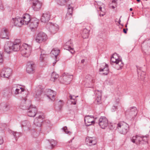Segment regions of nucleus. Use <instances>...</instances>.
Listing matches in <instances>:
<instances>
[{
	"label": "nucleus",
	"mask_w": 150,
	"mask_h": 150,
	"mask_svg": "<svg viewBox=\"0 0 150 150\" xmlns=\"http://www.w3.org/2000/svg\"><path fill=\"white\" fill-rule=\"evenodd\" d=\"M144 137H145V139H144V138H142V141L144 142H147V137L146 136H144Z\"/></svg>",
	"instance_id": "3c124183"
},
{
	"label": "nucleus",
	"mask_w": 150,
	"mask_h": 150,
	"mask_svg": "<svg viewBox=\"0 0 150 150\" xmlns=\"http://www.w3.org/2000/svg\"><path fill=\"white\" fill-rule=\"evenodd\" d=\"M20 89L21 90V92H23V91H25V89L22 87H21Z\"/></svg>",
	"instance_id": "bf43d9fd"
},
{
	"label": "nucleus",
	"mask_w": 150,
	"mask_h": 150,
	"mask_svg": "<svg viewBox=\"0 0 150 150\" xmlns=\"http://www.w3.org/2000/svg\"><path fill=\"white\" fill-rule=\"evenodd\" d=\"M117 109V106H113L112 108V111H114L116 110Z\"/></svg>",
	"instance_id": "603ef678"
},
{
	"label": "nucleus",
	"mask_w": 150,
	"mask_h": 150,
	"mask_svg": "<svg viewBox=\"0 0 150 150\" xmlns=\"http://www.w3.org/2000/svg\"><path fill=\"white\" fill-rule=\"evenodd\" d=\"M99 125L102 128L105 129L108 125L107 119L104 116L101 117L99 119Z\"/></svg>",
	"instance_id": "6e6552de"
},
{
	"label": "nucleus",
	"mask_w": 150,
	"mask_h": 150,
	"mask_svg": "<svg viewBox=\"0 0 150 150\" xmlns=\"http://www.w3.org/2000/svg\"><path fill=\"white\" fill-rule=\"evenodd\" d=\"M4 142V141L3 139H0V144H2Z\"/></svg>",
	"instance_id": "052dcab7"
},
{
	"label": "nucleus",
	"mask_w": 150,
	"mask_h": 150,
	"mask_svg": "<svg viewBox=\"0 0 150 150\" xmlns=\"http://www.w3.org/2000/svg\"><path fill=\"white\" fill-rule=\"evenodd\" d=\"M64 104V102L62 100H60L59 101L55 107V110L57 112H61L62 110V108Z\"/></svg>",
	"instance_id": "bb28decb"
},
{
	"label": "nucleus",
	"mask_w": 150,
	"mask_h": 150,
	"mask_svg": "<svg viewBox=\"0 0 150 150\" xmlns=\"http://www.w3.org/2000/svg\"><path fill=\"white\" fill-rule=\"evenodd\" d=\"M12 47L13 51H17L19 50L20 48V40H15L13 42H12Z\"/></svg>",
	"instance_id": "f8f14e48"
},
{
	"label": "nucleus",
	"mask_w": 150,
	"mask_h": 150,
	"mask_svg": "<svg viewBox=\"0 0 150 150\" xmlns=\"http://www.w3.org/2000/svg\"><path fill=\"white\" fill-rule=\"evenodd\" d=\"M69 0H56L57 4L60 5H65Z\"/></svg>",
	"instance_id": "c9c22d12"
},
{
	"label": "nucleus",
	"mask_w": 150,
	"mask_h": 150,
	"mask_svg": "<svg viewBox=\"0 0 150 150\" xmlns=\"http://www.w3.org/2000/svg\"><path fill=\"white\" fill-rule=\"evenodd\" d=\"M51 15L50 13L48 12H46L44 13L41 16V18L42 22L46 23L50 19Z\"/></svg>",
	"instance_id": "ddd939ff"
},
{
	"label": "nucleus",
	"mask_w": 150,
	"mask_h": 150,
	"mask_svg": "<svg viewBox=\"0 0 150 150\" xmlns=\"http://www.w3.org/2000/svg\"><path fill=\"white\" fill-rule=\"evenodd\" d=\"M108 125L109 128L110 129H113L115 128L116 125H117L115 124L110 123L109 125L108 124Z\"/></svg>",
	"instance_id": "37998d69"
},
{
	"label": "nucleus",
	"mask_w": 150,
	"mask_h": 150,
	"mask_svg": "<svg viewBox=\"0 0 150 150\" xmlns=\"http://www.w3.org/2000/svg\"><path fill=\"white\" fill-rule=\"evenodd\" d=\"M9 32L8 30L6 28H3L1 31L0 37L2 38L9 39Z\"/></svg>",
	"instance_id": "6ab92c4d"
},
{
	"label": "nucleus",
	"mask_w": 150,
	"mask_h": 150,
	"mask_svg": "<svg viewBox=\"0 0 150 150\" xmlns=\"http://www.w3.org/2000/svg\"><path fill=\"white\" fill-rule=\"evenodd\" d=\"M142 51L147 54H150V40L149 39L144 40L142 45Z\"/></svg>",
	"instance_id": "20e7f679"
},
{
	"label": "nucleus",
	"mask_w": 150,
	"mask_h": 150,
	"mask_svg": "<svg viewBox=\"0 0 150 150\" xmlns=\"http://www.w3.org/2000/svg\"><path fill=\"white\" fill-rule=\"evenodd\" d=\"M93 116H86L84 118V122L86 126H88L91 125V122L92 119L93 118Z\"/></svg>",
	"instance_id": "a878e982"
},
{
	"label": "nucleus",
	"mask_w": 150,
	"mask_h": 150,
	"mask_svg": "<svg viewBox=\"0 0 150 150\" xmlns=\"http://www.w3.org/2000/svg\"><path fill=\"white\" fill-rule=\"evenodd\" d=\"M9 133L13 135L16 141H17V139L20 136V133L14 132L12 130H10Z\"/></svg>",
	"instance_id": "473e14b6"
},
{
	"label": "nucleus",
	"mask_w": 150,
	"mask_h": 150,
	"mask_svg": "<svg viewBox=\"0 0 150 150\" xmlns=\"http://www.w3.org/2000/svg\"><path fill=\"white\" fill-rule=\"evenodd\" d=\"M48 141L51 145V149H53L57 145V142L53 139H51L50 140H48Z\"/></svg>",
	"instance_id": "4c0bfd02"
},
{
	"label": "nucleus",
	"mask_w": 150,
	"mask_h": 150,
	"mask_svg": "<svg viewBox=\"0 0 150 150\" xmlns=\"http://www.w3.org/2000/svg\"><path fill=\"white\" fill-rule=\"evenodd\" d=\"M103 64V66H105V67L103 68L101 67L99 71L100 72V74L105 75L111 74V72H109L108 71V65L105 63Z\"/></svg>",
	"instance_id": "4468645a"
},
{
	"label": "nucleus",
	"mask_w": 150,
	"mask_h": 150,
	"mask_svg": "<svg viewBox=\"0 0 150 150\" xmlns=\"http://www.w3.org/2000/svg\"><path fill=\"white\" fill-rule=\"evenodd\" d=\"M46 95L52 100H53L55 99V94L54 93L53 91L50 89H48L47 90Z\"/></svg>",
	"instance_id": "b1692460"
},
{
	"label": "nucleus",
	"mask_w": 150,
	"mask_h": 150,
	"mask_svg": "<svg viewBox=\"0 0 150 150\" xmlns=\"http://www.w3.org/2000/svg\"><path fill=\"white\" fill-rule=\"evenodd\" d=\"M12 73V70L10 68H4L1 70L0 75H11Z\"/></svg>",
	"instance_id": "5701e85b"
},
{
	"label": "nucleus",
	"mask_w": 150,
	"mask_h": 150,
	"mask_svg": "<svg viewBox=\"0 0 150 150\" xmlns=\"http://www.w3.org/2000/svg\"><path fill=\"white\" fill-rule=\"evenodd\" d=\"M73 48L71 47L70 46L68 47V50H72V51H73Z\"/></svg>",
	"instance_id": "680f3d73"
},
{
	"label": "nucleus",
	"mask_w": 150,
	"mask_h": 150,
	"mask_svg": "<svg viewBox=\"0 0 150 150\" xmlns=\"http://www.w3.org/2000/svg\"><path fill=\"white\" fill-rule=\"evenodd\" d=\"M34 65V63L33 61L28 62L27 64L26 71L28 73L32 74L33 73Z\"/></svg>",
	"instance_id": "9d476101"
},
{
	"label": "nucleus",
	"mask_w": 150,
	"mask_h": 150,
	"mask_svg": "<svg viewBox=\"0 0 150 150\" xmlns=\"http://www.w3.org/2000/svg\"><path fill=\"white\" fill-rule=\"evenodd\" d=\"M29 102V101H26V99L25 98L22 101L20 106L21 108L23 110L27 109L29 107L28 103Z\"/></svg>",
	"instance_id": "393cba45"
},
{
	"label": "nucleus",
	"mask_w": 150,
	"mask_h": 150,
	"mask_svg": "<svg viewBox=\"0 0 150 150\" xmlns=\"http://www.w3.org/2000/svg\"><path fill=\"white\" fill-rule=\"evenodd\" d=\"M89 30L86 28L84 29L81 33L82 37L83 38H88Z\"/></svg>",
	"instance_id": "2f4dec72"
},
{
	"label": "nucleus",
	"mask_w": 150,
	"mask_h": 150,
	"mask_svg": "<svg viewBox=\"0 0 150 150\" xmlns=\"http://www.w3.org/2000/svg\"><path fill=\"white\" fill-rule=\"evenodd\" d=\"M37 111V108L35 106L30 105L28 108V115L30 117H34L35 116Z\"/></svg>",
	"instance_id": "0eeeda50"
},
{
	"label": "nucleus",
	"mask_w": 150,
	"mask_h": 150,
	"mask_svg": "<svg viewBox=\"0 0 150 150\" xmlns=\"http://www.w3.org/2000/svg\"><path fill=\"white\" fill-rule=\"evenodd\" d=\"M138 78L139 79L143 81L145 78L144 76H138Z\"/></svg>",
	"instance_id": "09e8293b"
},
{
	"label": "nucleus",
	"mask_w": 150,
	"mask_h": 150,
	"mask_svg": "<svg viewBox=\"0 0 150 150\" xmlns=\"http://www.w3.org/2000/svg\"><path fill=\"white\" fill-rule=\"evenodd\" d=\"M49 26L50 31L53 34L55 33L59 29L58 25L55 23H49L47 24Z\"/></svg>",
	"instance_id": "9b49d317"
},
{
	"label": "nucleus",
	"mask_w": 150,
	"mask_h": 150,
	"mask_svg": "<svg viewBox=\"0 0 150 150\" xmlns=\"http://www.w3.org/2000/svg\"><path fill=\"white\" fill-rule=\"evenodd\" d=\"M43 91V88H39L37 89L35 91V97L36 98L38 99V100H39L40 97Z\"/></svg>",
	"instance_id": "cd10ccee"
},
{
	"label": "nucleus",
	"mask_w": 150,
	"mask_h": 150,
	"mask_svg": "<svg viewBox=\"0 0 150 150\" xmlns=\"http://www.w3.org/2000/svg\"><path fill=\"white\" fill-rule=\"evenodd\" d=\"M95 123V121H94L91 120V124H94Z\"/></svg>",
	"instance_id": "338daca9"
},
{
	"label": "nucleus",
	"mask_w": 150,
	"mask_h": 150,
	"mask_svg": "<svg viewBox=\"0 0 150 150\" xmlns=\"http://www.w3.org/2000/svg\"><path fill=\"white\" fill-rule=\"evenodd\" d=\"M47 39V35L45 33L42 32L39 33L35 38L36 42L39 43H40L42 42H45Z\"/></svg>",
	"instance_id": "423d86ee"
},
{
	"label": "nucleus",
	"mask_w": 150,
	"mask_h": 150,
	"mask_svg": "<svg viewBox=\"0 0 150 150\" xmlns=\"http://www.w3.org/2000/svg\"><path fill=\"white\" fill-rule=\"evenodd\" d=\"M2 108L4 110H8L9 109L8 105L6 103L4 104Z\"/></svg>",
	"instance_id": "79ce46f5"
},
{
	"label": "nucleus",
	"mask_w": 150,
	"mask_h": 150,
	"mask_svg": "<svg viewBox=\"0 0 150 150\" xmlns=\"http://www.w3.org/2000/svg\"><path fill=\"white\" fill-rule=\"evenodd\" d=\"M39 20L36 18H32L29 23V26L31 30H35L39 24Z\"/></svg>",
	"instance_id": "1a4fd4ad"
},
{
	"label": "nucleus",
	"mask_w": 150,
	"mask_h": 150,
	"mask_svg": "<svg viewBox=\"0 0 150 150\" xmlns=\"http://www.w3.org/2000/svg\"><path fill=\"white\" fill-rule=\"evenodd\" d=\"M20 91V90L19 89H16L15 91L14 92V94H17L19 93V91Z\"/></svg>",
	"instance_id": "5fc2aeb1"
},
{
	"label": "nucleus",
	"mask_w": 150,
	"mask_h": 150,
	"mask_svg": "<svg viewBox=\"0 0 150 150\" xmlns=\"http://www.w3.org/2000/svg\"><path fill=\"white\" fill-rule=\"evenodd\" d=\"M12 42H8L6 43L4 47L5 51L8 53H10L12 51Z\"/></svg>",
	"instance_id": "4be33fe9"
},
{
	"label": "nucleus",
	"mask_w": 150,
	"mask_h": 150,
	"mask_svg": "<svg viewBox=\"0 0 150 150\" xmlns=\"http://www.w3.org/2000/svg\"><path fill=\"white\" fill-rule=\"evenodd\" d=\"M116 129L121 134H125L129 130V126L124 122H120L117 124Z\"/></svg>",
	"instance_id": "f257e3e1"
},
{
	"label": "nucleus",
	"mask_w": 150,
	"mask_h": 150,
	"mask_svg": "<svg viewBox=\"0 0 150 150\" xmlns=\"http://www.w3.org/2000/svg\"><path fill=\"white\" fill-rule=\"evenodd\" d=\"M62 129L64 130V132H65L67 134H70L71 133V132H70L69 131H68V129H67V127L66 126H65V127H63L62 128Z\"/></svg>",
	"instance_id": "c03bdc74"
},
{
	"label": "nucleus",
	"mask_w": 150,
	"mask_h": 150,
	"mask_svg": "<svg viewBox=\"0 0 150 150\" xmlns=\"http://www.w3.org/2000/svg\"><path fill=\"white\" fill-rule=\"evenodd\" d=\"M95 93L96 96L95 103L97 104H99L101 103V92L98 90L95 91Z\"/></svg>",
	"instance_id": "f3484780"
},
{
	"label": "nucleus",
	"mask_w": 150,
	"mask_h": 150,
	"mask_svg": "<svg viewBox=\"0 0 150 150\" xmlns=\"http://www.w3.org/2000/svg\"><path fill=\"white\" fill-rule=\"evenodd\" d=\"M59 76H51L50 80L54 82L59 77Z\"/></svg>",
	"instance_id": "a19ab883"
},
{
	"label": "nucleus",
	"mask_w": 150,
	"mask_h": 150,
	"mask_svg": "<svg viewBox=\"0 0 150 150\" xmlns=\"http://www.w3.org/2000/svg\"><path fill=\"white\" fill-rule=\"evenodd\" d=\"M37 117H36V119H37ZM44 118V116H42L41 115H40L38 118V120L39 119H41L42 120L43 118Z\"/></svg>",
	"instance_id": "4d7b16f0"
},
{
	"label": "nucleus",
	"mask_w": 150,
	"mask_h": 150,
	"mask_svg": "<svg viewBox=\"0 0 150 150\" xmlns=\"http://www.w3.org/2000/svg\"><path fill=\"white\" fill-rule=\"evenodd\" d=\"M72 101H71V103L74 105H75L76 104V101L75 100V98H74L73 99Z\"/></svg>",
	"instance_id": "6e6d98bb"
},
{
	"label": "nucleus",
	"mask_w": 150,
	"mask_h": 150,
	"mask_svg": "<svg viewBox=\"0 0 150 150\" xmlns=\"http://www.w3.org/2000/svg\"><path fill=\"white\" fill-rule=\"evenodd\" d=\"M4 94L3 95L4 97L6 96H8V95H10L12 93V90L11 91L9 89H6L4 91Z\"/></svg>",
	"instance_id": "58836bf2"
},
{
	"label": "nucleus",
	"mask_w": 150,
	"mask_h": 150,
	"mask_svg": "<svg viewBox=\"0 0 150 150\" xmlns=\"http://www.w3.org/2000/svg\"><path fill=\"white\" fill-rule=\"evenodd\" d=\"M137 137L136 136H133L131 139V141L134 143H135L136 142V139Z\"/></svg>",
	"instance_id": "8fccbe9b"
},
{
	"label": "nucleus",
	"mask_w": 150,
	"mask_h": 150,
	"mask_svg": "<svg viewBox=\"0 0 150 150\" xmlns=\"http://www.w3.org/2000/svg\"><path fill=\"white\" fill-rule=\"evenodd\" d=\"M73 8L69 5L68 8V11L66 15V18L68 19L71 17Z\"/></svg>",
	"instance_id": "c85d7f7f"
},
{
	"label": "nucleus",
	"mask_w": 150,
	"mask_h": 150,
	"mask_svg": "<svg viewBox=\"0 0 150 150\" xmlns=\"http://www.w3.org/2000/svg\"><path fill=\"white\" fill-rule=\"evenodd\" d=\"M41 53L39 60L41 62H44V59L47 57L46 56L47 55L44 53L45 52L44 51L42 50V51H41Z\"/></svg>",
	"instance_id": "72a5a7b5"
},
{
	"label": "nucleus",
	"mask_w": 150,
	"mask_h": 150,
	"mask_svg": "<svg viewBox=\"0 0 150 150\" xmlns=\"http://www.w3.org/2000/svg\"><path fill=\"white\" fill-rule=\"evenodd\" d=\"M11 23L14 25L18 26H21L23 24L22 22V18H13L11 20Z\"/></svg>",
	"instance_id": "2eb2a0df"
},
{
	"label": "nucleus",
	"mask_w": 150,
	"mask_h": 150,
	"mask_svg": "<svg viewBox=\"0 0 150 150\" xmlns=\"http://www.w3.org/2000/svg\"><path fill=\"white\" fill-rule=\"evenodd\" d=\"M128 30V29L127 28H126V29H123V32L125 33V34H126L127 33V31Z\"/></svg>",
	"instance_id": "13d9d810"
},
{
	"label": "nucleus",
	"mask_w": 150,
	"mask_h": 150,
	"mask_svg": "<svg viewBox=\"0 0 150 150\" xmlns=\"http://www.w3.org/2000/svg\"><path fill=\"white\" fill-rule=\"evenodd\" d=\"M141 68L137 69V73L139 75L142 74L143 75H145V73L144 71H141Z\"/></svg>",
	"instance_id": "a18cd8bd"
},
{
	"label": "nucleus",
	"mask_w": 150,
	"mask_h": 150,
	"mask_svg": "<svg viewBox=\"0 0 150 150\" xmlns=\"http://www.w3.org/2000/svg\"><path fill=\"white\" fill-rule=\"evenodd\" d=\"M22 128L24 131H28L30 129L31 125L30 122L28 121L25 120L21 122Z\"/></svg>",
	"instance_id": "aec40b11"
},
{
	"label": "nucleus",
	"mask_w": 150,
	"mask_h": 150,
	"mask_svg": "<svg viewBox=\"0 0 150 150\" xmlns=\"http://www.w3.org/2000/svg\"><path fill=\"white\" fill-rule=\"evenodd\" d=\"M136 137H137L136 139V144H142V143H141L142 142V138H144V136H139L138 135H136ZM144 143H143L144 144Z\"/></svg>",
	"instance_id": "f704fd0d"
},
{
	"label": "nucleus",
	"mask_w": 150,
	"mask_h": 150,
	"mask_svg": "<svg viewBox=\"0 0 150 150\" xmlns=\"http://www.w3.org/2000/svg\"><path fill=\"white\" fill-rule=\"evenodd\" d=\"M85 62V60L84 59H83L81 60V63H83Z\"/></svg>",
	"instance_id": "69168bd1"
},
{
	"label": "nucleus",
	"mask_w": 150,
	"mask_h": 150,
	"mask_svg": "<svg viewBox=\"0 0 150 150\" xmlns=\"http://www.w3.org/2000/svg\"><path fill=\"white\" fill-rule=\"evenodd\" d=\"M4 61L3 55L2 53L0 52V63H2Z\"/></svg>",
	"instance_id": "49530a36"
},
{
	"label": "nucleus",
	"mask_w": 150,
	"mask_h": 150,
	"mask_svg": "<svg viewBox=\"0 0 150 150\" xmlns=\"http://www.w3.org/2000/svg\"><path fill=\"white\" fill-rule=\"evenodd\" d=\"M21 54L25 57H28L32 51V47L27 44H24L21 47Z\"/></svg>",
	"instance_id": "7ed1b4c3"
},
{
	"label": "nucleus",
	"mask_w": 150,
	"mask_h": 150,
	"mask_svg": "<svg viewBox=\"0 0 150 150\" xmlns=\"http://www.w3.org/2000/svg\"><path fill=\"white\" fill-rule=\"evenodd\" d=\"M137 113L136 107H133L128 109L125 112V115L127 118L130 120H134Z\"/></svg>",
	"instance_id": "f03ea898"
},
{
	"label": "nucleus",
	"mask_w": 150,
	"mask_h": 150,
	"mask_svg": "<svg viewBox=\"0 0 150 150\" xmlns=\"http://www.w3.org/2000/svg\"><path fill=\"white\" fill-rule=\"evenodd\" d=\"M50 129V127L49 125L47 126L44 129L45 130H47V132H48Z\"/></svg>",
	"instance_id": "864d4df0"
},
{
	"label": "nucleus",
	"mask_w": 150,
	"mask_h": 150,
	"mask_svg": "<svg viewBox=\"0 0 150 150\" xmlns=\"http://www.w3.org/2000/svg\"><path fill=\"white\" fill-rule=\"evenodd\" d=\"M52 74H53V75H58V74H56V73L54 72H52Z\"/></svg>",
	"instance_id": "0e129e2a"
},
{
	"label": "nucleus",
	"mask_w": 150,
	"mask_h": 150,
	"mask_svg": "<svg viewBox=\"0 0 150 150\" xmlns=\"http://www.w3.org/2000/svg\"><path fill=\"white\" fill-rule=\"evenodd\" d=\"M116 0H112V3H114L115 4V6L113 5L111 6L112 8V9L115 8L117 6V3H116Z\"/></svg>",
	"instance_id": "de8ad7c7"
},
{
	"label": "nucleus",
	"mask_w": 150,
	"mask_h": 150,
	"mask_svg": "<svg viewBox=\"0 0 150 150\" xmlns=\"http://www.w3.org/2000/svg\"><path fill=\"white\" fill-rule=\"evenodd\" d=\"M6 124L0 123V131L4 130L6 128Z\"/></svg>",
	"instance_id": "ea45409f"
},
{
	"label": "nucleus",
	"mask_w": 150,
	"mask_h": 150,
	"mask_svg": "<svg viewBox=\"0 0 150 150\" xmlns=\"http://www.w3.org/2000/svg\"><path fill=\"white\" fill-rule=\"evenodd\" d=\"M34 122L35 125L38 127V128L37 129H38V131L40 132L41 130V127H42L41 124L42 122L41 120H38V119H35L34 121Z\"/></svg>",
	"instance_id": "7c9ffc66"
},
{
	"label": "nucleus",
	"mask_w": 150,
	"mask_h": 150,
	"mask_svg": "<svg viewBox=\"0 0 150 150\" xmlns=\"http://www.w3.org/2000/svg\"><path fill=\"white\" fill-rule=\"evenodd\" d=\"M69 98L70 99H71V100H73V98L72 97V96L71 95H70L69 96Z\"/></svg>",
	"instance_id": "e2e57ef3"
},
{
	"label": "nucleus",
	"mask_w": 150,
	"mask_h": 150,
	"mask_svg": "<svg viewBox=\"0 0 150 150\" xmlns=\"http://www.w3.org/2000/svg\"><path fill=\"white\" fill-rule=\"evenodd\" d=\"M117 56L115 54H114L111 58L110 61L112 63H115L116 64V68L117 70L121 69L122 67L123 66L121 60L119 59L116 58Z\"/></svg>",
	"instance_id": "39448f33"
},
{
	"label": "nucleus",
	"mask_w": 150,
	"mask_h": 150,
	"mask_svg": "<svg viewBox=\"0 0 150 150\" xmlns=\"http://www.w3.org/2000/svg\"><path fill=\"white\" fill-rule=\"evenodd\" d=\"M97 6L96 7V8L97 9H99V11H101L103 12L104 11V8H103V7H104V6L103 4L100 2H98L97 4Z\"/></svg>",
	"instance_id": "e433bc0d"
},
{
	"label": "nucleus",
	"mask_w": 150,
	"mask_h": 150,
	"mask_svg": "<svg viewBox=\"0 0 150 150\" xmlns=\"http://www.w3.org/2000/svg\"><path fill=\"white\" fill-rule=\"evenodd\" d=\"M57 61H56V60H55V62H53V66H54V65L56 63V62H57Z\"/></svg>",
	"instance_id": "774afa93"
},
{
	"label": "nucleus",
	"mask_w": 150,
	"mask_h": 150,
	"mask_svg": "<svg viewBox=\"0 0 150 150\" xmlns=\"http://www.w3.org/2000/svg\"><path fill=\"white\" fill-rule=\"evenodd\" d=\"M59 53V50L56 48L53 49L51 52V54L54 55L55 56L56 61H58L59 60V59L57 57V56Z\"/></svg>",
	"instance_id": "c756f323"
},
{
	"label": "nucleus",
	"mask_w": 150,
	"mask_h": 150,
	"mask_svg": "<svg viewBox=\"0 0 150 150\" xmlns=\"http://www.w3.org/2000/svg\"><path fill=\"white\" fill-rule=\"evenodd\" d=\"M22 18L23 25H28L31 20L30 15L27 13L24 14Z\"/></svg>",
	"instance_id": "412c9836"
},
{
	"label": "nucleus",
	"mask_w": 150,
	"mask_h": 150,
	"mask_svg": "<svg viewBox=\"0 0 150 150\" xmlns=\"http://www.w3.org/2000/svg\"><path fill=\"white\" fill-rule=\"evenodd\" d=\"M86 142L87 144H89L91 146L96 144L97 141L95 137H86Z\"/></svg>",
	"instance_id": "a211bd4d"
},
{
	"label": "nucleus",
	"mask_w": 150,
	"mask_h": 150,
	"mask_svg": "<svg viewBox=\"0 0 150 150\" xmlns=\"http://www.w3.org/2000/svg\"><path fill=\"white\" fill-rule=\"evenodd\" d=\"M33 5L32 7L35 11L39 10L42 6V4L38 0H35L33 1Z\"/></svg>",
	"instance_id": "dca6fc26"
}]
</instances>
